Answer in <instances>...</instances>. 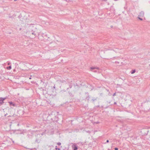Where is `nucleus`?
<instances>
[{
	"mask_svg": "<svg viewBox=\"0 0 150 150\" xmlns=\"http://www.w3.org/2000/svg\"><path fill=\"white\" fill-rule=\"evenodd\" d=\"M124 61V60L123 58H120L119 59L118 61H116L115 62L116 64H118L119 65H121L123 64V62Z\"/></svg>",
	"mask_w": 150,
	"mask_h": 150,
	"instance_id": "obj_1",
	"label": "nucleus"
},
{
	"mask_svg": "<svg viewBox=\"0 0 150 150\" xmlns=\"http://www.w3.org/2000/svg\"><path fill=\"white\" fill-rule=\"evenodd\" d=\"M14 132L16 134H21L22 133V131L19 129L15 130Z\"/></svg>",
	"mask_w": 150,
	"mask_h": 150,
	"instance_id": "obj_2",
	"label": "nucleus"
},
{
	"mask_svg": "<svg viewBox=\"0 0 150 150\" xmlns=\"http://www.w3.org/2000/svg\"><path fill=\"white\" fill-rule=\"evenodd\" d=\"M6 99V98H0V106L3 104L4 103V101Z\"/></svg>",
	"mask_w": 150,
	"mask_h": 150,
	"instance_id": "obj_3",
	"label": "nucleus"
},
{
	"mask_svg": "<svg viewBox=\"0 0 150 150\" xmlns=\"http://www.w3.org/2000/svg\"><path fill=\"white\" fill-rule=\"evenodd\" d=\"M9 103L10 104V105H12L14 107H15L16 106V104L12 102H9Z\"/></svg>",
	"mask_w": 150,
	"mask_h": 150,
	"instance_id": "obj_4",
	"label": "nucleus"
},
{
	"mask_svg": "<svg viewBox=\"0 0 150 150\" xmlns=\"http://www.w3.org/2000/svg\"><path fill=\"white\" fill-rule=\"evenodd\" d=\"M72 146L74 148L73 150H77L78 148L77 146L76 145H74L73 146Z\"/></svg>",
	"mask_w": 150,
	"mask_h": 150,
	"instance_id": "obj_5",
	"label": "nucleus"
},
{
	"mask_svg": "<svg viewBox=\"0 0 150 150\" xmlns=\"http://www.w3.org/2000/svg\"><path fill=\"white\" fill-rule=\"evenodd\" d=\"M98 98L97 97H96V98H92V101H93V102H94Z\"/></svg>",
	"mask_w": 150,
	"mask_h": 150,
	"instance_id": "obj_6",
	"label": "nucleus"
},
{
	"mask_svg": "<svg viewBox=\"0 0 150 150\" xmlns=\"http://www.w3.org/2000/svg\"><path fill=\"white\" fill-rule=\"evenodd\" d=\"M136 72V70L135 69L132 70L131 73L132 74H134Z\"/></svg>",
	"mask_w": 150,
	"mask_h": 150,
	"instance_id": "obj_7",
	"label": "nucleus"
},
{
	"mask_svg": "<svg viewBox=\"0 0 150 150\" xmlns=\"http://www.w3.org/2000/svg\"><path fill=\"white\" fill-rule=\"evenodd\" d=\"M7 69L8 70H10L11 69V66H9L8 67H7Z\"/></svg>",
	"mask_w": 150,
	"mask_h": 150,
	"instance_id": "obj_8",
	"label": "nucleus"
},
{
	"mask_svg": "<svg viewBox=\"0 0 150 150\" xmlns=\"http://www.w3.org/2000/svg\"><path fill=\"white\" fill-rule=\"evenodd\" d=\"M96 67H91V69H96Z\"/></svg>",
	"mask_w": 150,
	"mask_h": 150,
	"instance_id": "obj_9",
	"label": "nucleus"
},
{
	"mask_svg": "<svg viewBox=\"0 0 150 150\" xmlns=\"http://www.w3.org/2000/svg\"><path fill=\"white\" fill-rule=\"evenodd\" d=\"M57 146H56V148H55V149H56L58 150H60V149H59V148H57Z\"/></svg>",
	"mask_w": 150,
	"mask_h": 150,
	"instance_id": "obj_10",
	"label": "nucleus"
},
{
	"mask_svg": "<svg viewBox=\"0 0 150 150\" xmlns=\"http://www.w3.org/2000/svg\"><path fill=\"white\" fill-rule=\"evenodd\" d=\"M57 144L58 145L60 146L61 145V143L60 142H58L57 143Z\"/></svg>",
	"mask_w": 150,
	"mask_h": 150,
	"instance_id": "obj_11",
	"label": "nucleus"
},
{
	"mask_svg": "<svg viewBox=\"0 0 150 150\" xmlns=\"http://www.w3.org/2000/svg\"><path fill=\"white\" fill-rule=\"evenodd\" d=\"M138 18L140 19L141 21H142L143 20L142 19V18H140L139 17Z\"/></svg>",
	"mask_w": 150,
	"mask_h": 150,
	"instance_id": "obj_12",
	"label": "nucleus"
},
{
	"mask_svg": "<svg viewBox=\"0 0 150 150\" xmlns=\"http://www.w3.org/2000/svg\"><path fill=\"white\" fill-rule=\"evenodd\" d=\"M115 150H118V148H116V147L115 148Z\"/></svg>",
	"mask_w": 150,
	"mask_h": 150,
	"instance_id": "obj_13",
	"label": "nucleus"
},
{
	"mask_svg": "<svg viewBox=\"0 0 150 150\" xmlns=\"http://www.w3.org/2000/svg\"><path fill=\"white\" fill-rule=\"evenodd\" d=\"M116 93H114L113 95V96H115L116 95Z\"/></svg>",
	"mask_w": 150,
	"mask_h": 150,
	"instance_id": "obj_14",
	"label": "nucleus"
},
{
	"mask_svg": "<svg viewBox=\"0 0 150 150\" xmlns=\"http://www.w3.org/2000/svg\"><path fill=\"white\" fill-rule=\"evenodd\" d=\"M11 64V63L10 62H8L7 64L8 65H9Z\"/></svg>",
	"mask_w": 150,
	"mask_h": 150,
	"instance_id": "obj_15",
	"label": "nucleus"
},
{
	"mask_svg": "<svg viewBox=\"0 0 150 150\" xmlns=\"http://www.w3.org/2000/svg\"><path fill=\"white\" fill-rule=\"evenodd\" d=\"M69 86L70 88H72V86L71 85H70Z\"/></svg>",
	"mask_w": 150,
	"mask_h": 150,
	"instance_id": "obj_16",
	"label": "nucleus"
},
{
	"mask_svg": "<svg viewBox=\"0 0 150 150\" xmlns=\"http://www.w3.org/2000/svg\"><path fill=\"white\" fill-rule=\"evenodd\" d=\"M109 142V140H107L106 141V142H107V143H108V142Z\"/></svg>",
	"mask_w": 150,
	"mask_h": 150,
	"instance_id": "obj_17",
	"label": "nucleus"
},
{
	"mask_svg": "<svg viewBox=\"0 0 150 150\" xmlns=\"http://www.w3.org/2000/svg\"><path fill=\"white\" fill-rule=\"evenodd\" d=\"M99 123V122H96V124H98V123Z\"/></svg>",
	"mask_w": 150,
	"mask_h": 150,
	"instance_id": "obj_18",
	"label": "nucleus"
},
{
	"mask_svg": "<svg viewBox=\"0 0 150 150\" xmlns=\"http://www.w3.org/2000/svg\"><path fill=\"white\" fill-rule=\"evenodd\" d=\"M114 104H116V102H114Z\"/></svg>",
	"mask_w": 150,
	"mask_h": 150,
	"instance_id": "obj_19",
	"label": "nucleus"
},
{
	"mask_svg": "<svg viewBox=\"0 0 150 150\" xmlns=\"http://www.w3.org/2000/svg\"><path fill=\"white\" fill-rule=\"evenodd\" d=\"M53 87H54V88H55V86Z\"/></svg>",
	"mask_w": 150,
	"mask_h": 150,
	"instance_id": "obj_20",
	"label": "nucleus"
},
{
	"mask_svg": "<svg viewBox=\"0 0 150 150\" xmlns=\"http://www.w3.org/2000/svg\"><path fill=\"white\" fill-rule=\"evenodd\" d=\"M69 89V88H67V89L68 90V89Z\"/></svg>",
	"mask_w": 150,
	"mask_h": 150,
	"instance_id": "obj_21",
	"label": "nucleus"
},
{
	"mask_svg": "<svg viewBox=\"0 0 150 150\" xmlns=\"http://www.w3.org/2000/svg\"><path fill=\"white\" fill-rule=\"evenodd\" d=\"M31 79V77L29 78L30 79Z\"/></svg>",
	"mask_w": 150,
	"mask_h": 150,
	"instance_id": "obj_22",
	"label": "nucleus"
},
{
	"mask_svg": "<svg viewBox=\"0 0 150 150\" xmlns=\"http://www.w3.org/2000/svg\"><path fill=\"white\" fill-rule=\"evenodd\" d=\"M117 58H120L118 57H117Z\"/></svg>",
	"mask_w": 150,
	"mask_h": 150,
	"instance_id": "obj_23",
	"label": "nucleus"
}]
</instances>
